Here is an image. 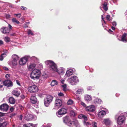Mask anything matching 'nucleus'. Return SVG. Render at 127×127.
Instances as JSON below:
<instances>
[{
  "mask_svg": "<svg viewBox=\"0 0 127 127\" xmlns=\"http://www.w3.org/2000/svg\"><path fill=\"white\" fill-rule=\"evenodd\" d=\"M127 116L126 113H123L120 115L117 114L115 116V119L116 121L117 124L119 125H122L125 124Z\"/></svg>",
  "mask_w": 127,
  "mask_h": 127,
  "instance_id": "1",
  "label": "nucleus"
},
{
  "mask_svg": "<svg viewBox=\"0 0 127 127\" xmlns=\"http://www.w3.org/2000/svg\"><path fill=\"white\" fill-rule=\"evenodd\" d=\"M63 120L64 122L69 126H71L73 125H75L77 127H79L80 126L77 120L74 119L73 120V121H71L70 120V117L69 116H67L64 117Z\"/></svg>",
  "mask_w": 127,
  "mask_h": 127,
  "instance_id": "2",
  "label": "nucleus"
},
{
  "mask_svg": "<svg viewBox=\"0 0 127 127\" xmlns=\"http://www.w3.org/2000/svg\"><path fill=\"white\" fill-rule=\"evenodd\" d=\"M45 63L51 71L55 72L57 70V66L53 61L51 60H47L46 61Z\"/></svg>",
  "mask_w": 127,
  "mask_h": 127,
  "instance_id": "3",
  "label": "nucleus"
},
{
  "mask_svg": "<svg viewBox=\"0 0 127 127\" xmlns=\"http://www.w3.org/2000/svg\"><path fill=\"white\" fill-rule=\"evenodd\" d=\"M40 74V71L37 69L33 70L30 74V77L32 79H38L39 78Z\"/></svg>",
  "mask_w": 127,
  "mask_h": 127,
  "instance_id": "4",
  "label": "nucleus"
},
{
  "mask_svg": "<svg viewBox=\"0 0 127 127\" xmlns=\"http://www.w3.org/2000/svg\"><path fill=\"white\" fill-rule=\"evenodd\" d=\"M53 99L52 96L51 95H48L45 97L44 99V103L45 106H48L50 103L52 101Z\"/></svg>",
  "mask_w": 127,
  "mask_h": 127,
  "instance_id": "5",
  "label": "nucleus"
},
{
  "mask_svg": "<svg viewBox=\"0 0 127 127\" xmlns=\"http://www.w3.org/2000/svg\"><path fill=\"white\" fill-rule=\"evenodd\" d=\"M67 81L71 85H73L75 84V83L78 82L79 80L77 76H73L68 78L67 79Z\"/></svg>",
  "mask_w": 127,
  "mask_h": 127,
  "instance_id": "6",
  "label": "nucleus"
},
{
  "mask_svg": "<svg viewBox=\"0 0 127 127\" xmlns=\"http://www.w3.org/2000/svg\"><path fill=\"white\" fill-rule=\"evenodd\" d=\"M29 56H25L21 58L19 61V64L21 66L25 65L28 62V59L30 58Z\"/></svg>",
  "mask_w": 127,
  "mask_h": 127,
  "instance_id": "7",
  "label": "nucleus"
},
{
  "mask_svg": "<svg viewBox=\"0 0 127 127\" xmlns=\"http://www.w3.org/2000/svg\"><path fill=\"white\" fill-rule=\"evenodd\" d=\"M37 119L36 116L27 113L25 115L24 119L27 121H30L32 119L36 120Z\"/></svg>",
  "mask_w": 127,
  "mask_h": 127,
  "instance_id": "8",
  "label": "nucleus"
},
{
  "mask_svg": "<svg viewBox=\"0 0 127 127\" xmlns=\"http://www.w3.org/2000/svg\"><path fill=\"white\" fill-rule=\"evenodd\" d=\"M38 90V87L35 85L30 86L28 88V91L31 93L35 92H37Z\"/></svg>",
  "mask_w": 127,
  "mask_h": 127,
  "instance_id": "9",
  "label": "nucleus"
},
{
  "mask_svg": "<svg viewBox=\"0 0 127 127\" xmlns=\"http://www.w3.org/2000/svg\"><path fill=\"white\" fill-rule=\"evenodd\" d=\"M67 110L64 108H62L60 109L56 113L57 116L58 117H60L61 116L65 114L67 112Z\"/></svg>",
  "mask_w": 127,
  "mask_h": 127,
  "instance_id": "10",
  "label": "nucleus"
},
{
  "mask_svg": "<svg viewBox=\"0 0 127 127\" xmlns=\"http://www.w3.org/2000/svg\"><path fill=\"white\" fill-rule=\"evenodd\" d=\"M78 117L79 119H83L85 120V121L84 122V125L87 126L90 125V124L89 122H86L85 121L88 120L87 117L85 115L82 114H80L78 116Z\"/></svg>",
  "mask_w": 127,
  "mask_h": 127,
  "instance_id": "11",
  "label": "nucleus"
},
{
  "mask_svg": "<svg viewBox=\"0 0 127 127\" xmlns=\"http://www.w3.org/2000/svg\"><path fill=\"white\" fill-rule=\"evenodd\" d=\"M73 68H68L65 74V77L66 78L72 75L73 73Z\"/></svg>",
  "mask_w": 127,
  "mask_h": 127,
  "instance_id": "12",
  "label": "nucleus"
},
{
  "mask_svg": "<svg viewBox=\"0 0 127 127\" xmlns=\"http://www.w3.org/2000/svg\"><path fill=\"white\" fill-rule=\"evenodd\" d=\"M107 110H101L97 114L98 118H101L103 117L106 113H107Z\"/></svg>",
  "mask_w": 127,
  "mask_h": 127,
  "instance_id": "13",
  "label": "nucleus"
},
{
  "mask_svg": "<svg viewBox=\"0 0 127 127\" xmlns=\"http://www.w3.org/2000/svg\"><path fill=\"white\" fill-rule=\"evenodd\" d=\"M102 123L106 126L109 125L112 123L110 119L109 118H104L103 119Z\"/></svg>",
  "mask_w": 127,
  "mask_h": 127,
  "instance_id": "14",
  "label": "nucleus"
},
{
  "mask_svg": "<svg viewBox=\"0 0 127 127\" xmlns=\"http://www.w3.org/2000/svg\"><path fill=\"white\" fill-rule=\"evenodd\" d=\"M85 109L87 111L93 112L95 111V108L94 106L92 105L86 107Z\"/></svg>",
  "mask_w": 127,
  "mask_h": 127,
  "instance_id": "15",
  "label": "nucleus"
},
{
  "mask_svg": "<svg viewBox=\"0 0 127 127\" xmlns=\"http://www.w3.org/2000/svg\"><path fill=\"white\" fill-rule=\"evenodd\" d=\"M62 105V101L60 99H56L55 102V105L58 108L60 107Z\"/></svg>",
  "mask_w": 127,
  "mask_h": 127,
  "instance_id": "16",
  "label": "nucleus"
},
{
  "mask_svg": "<svg viewBox=\"0 0 127 127\" xmlns=\"http://www.w3.org/2000/svg\"><path fill=\"white\" fill-rule=\"evenodd\" d=\"M8 108V106L6 104H3L0 106V109L3 111H6Z\"/></svg>",
  "mask_w": 127,
  "mask_h": 127,
  "instance_id": "17",
  "label": "nucleus"
},
{
  "mask_svg": "<svg viewBox=\"0 0 127 127\" xmlns=\"http://www.w3.org/2000/svg\"><path fill=\"white\" fill-rule=\"evenodd\" d=\"M36 64L34 63H31L27 66V67L29 71L32 70L36 66Z\"/></svg>",
  "mask_w": 127,
  "mask_h": 127,
  "instance_id": "18",
  "label": "nucleus"
},
{
  "mask_svg": "<svg viewBox=\"0 0 127 127\" xmlns=\"http://www.w3.org/2000/svg\"><path fill=\"white\" fill-rule=\"evenodd\" d=\"M55 72L60 74H64V73L65 69L63 67H60L59 68H57Z\"/></svg>",
  "mask_w": 127,
  "mask_h": 127,
  "instance_id": "19",
  "label": "nucleus"
},
{
  "mask_svg": "<svg viewBox=\"0 0 127 127\" xmlns=\"http://www.w3.org/2000/svg\"><path fill=\"white\" fill-rule=\"evenodd\" d=\"M0 31L4 34H7L9 32L10 30L7 27H3L0 29Z\"/></svg>",
  "mask_w": 127,
  "mask_h": 127,
  "instance_id": "20",
  "label": "nucleus"
},
{
  "mask_svg": "<svg viewBox=\"0 0 127 127\" xmlns=\"http://www.w3.org/2000/svg\"><path fill=\"white\" fill-rule=\"evenodd\" d=\"M4 85L8 87L12 86V82L10 80H7L4 81Z\"/></svg>",
  "mask_w": 127,
  "mask_h": 127,
  "instance_id": "21",
  "label": "nucleus"
},
{
  "mask_svg": "<svg viewBox=\"0 0 127 127\" xmlns=\"http://www.w3.org/2000/svg\"><path fill=\"white\" fill-rule=\"evenodd\" d=\"M12 94L17 97L19 96L20 94L19 91H18L17 89L13 90L12 92Z\"/></svg>",
  "mask_w": 127,
  "mask_h": 127,
  "instance_id": "22",
  "label": "nucleus"
},
{
  "mask_svg": "<svg viewBox=\"0 0 127 127\" xmlns=\"http://www.w3.org/2000/svg\"><path fill=\"white\" fill-rule=\"evenodd\" d=\"M84 99L86 101L89 102L92 100V97L91 95H87L85 96Z\"/></svg>",
  "mask_w": 127,
  "mask_h": 127,
  "instance_id": "23",
  "label": "nucleus"
},
{
  "mask_svg": "<svg viewBox=\"0 0 127 127\" xmlns=\"http://www.w3.org/2000/svg\"><path fill=\"white\" fill-rule=\"evenodd\" d=\"M127 34L126 33H124L122 35L121 41L123 42H127V38L126 37Z\"/></svg>",
  "mask_w": 127,
  "mask_h": 127,
  "instance_id": "24",
  "label": "nucleus"
},
{
  "mask_svg": "<svg viewBox=\"0 0 127 127\" xmlns=\"http://www.w3.org/2000/svg\"><path fill=\"white\" fill-rule=\"evenodd\" d=\"M31 101L33 104L37 102V99L35 96H32L31 98Z\"/></svg>",
  "mask_w": 127,
  "mask_h": 127,
  "instance_id": "25",
  "label": "nucleus"
},
{
  "mask_svg": "<svg viewBox=\"0 0 127 127\" xmlns=\"http://www.w3.org/2000/svg\"><path fill=\"white\" fill-rule=\"evenodd\" d=\"M94 101V102L96 104H100L102 102L101 100L98 98L95 99Z\"/></svg>",
  "mask_w": 127,
  "mask_h": 127,
  "instance_id": "26",
  "label": "nucleus"
},
{
  "mask_svg": "<svg viewBox=\"0 0 127 127\" xmlns=\"http://www.w3.org/2000/svg\"><path fill=\"white\" fill-rule=\"evenodd\" d=\"M9 102L11 104H14L15 102V99L12 97H10L9 99Z\"/></svg>",
  "mask_w": 127,
  "mask_h": 127,
  "instance_id": "27",
  "label": "nucleus"
},
{
  "mask_svg": "<svg viewBox=\"0 0 127 127\" xmlns=\"http://www.w3.org/2000/svg\"><path fill=\"white\" fill-rule=\"evenodd\" d=\"M12 60H18L19 57L18 55L16 54H13L12 55Z\"/></svg>",
  "mask_w": 127,
  "mask_h": 127,
  "instance_id": "28",
  "label": "nucleus"
},
{
  "mask_svg": "<svg viewBox=\"0 0 127 127\" xmlns=\"http://www.w3.org/2000/svg\"><path fill=\"white\" fill-rule=\"evenodd\" d=\"M57 84L58 82L56 80H53L51 83V85L52 86L57 85Z\"/></svg>",
  "mask_w": 127,
  "mask_h": 127,
  "instance_id": "29",
  "label": "nucleus"
},
{
  "mask_svg": "<svg viewBox=\"0 0 127 127\" xmlns=\"http://www.w3.org/2000/svg\"><path fill=\"white\" fill-rule=\"evenodd\" d=\"M74 103L73 101L71 99L68 100L67 102V104L68 105H70L73 104Z\"/></svg>",
  "mask_w": 127,
  "mask_h": 127,
  "instance_id": "30",
  "label": "nucleus"
},
{
  "mask_svg": "<svg viewBox=\"0 0 127 127\" xmlns=\"http://www.w3.org/2000/svg\"><path fill=\"white\" fill-rule=\"evenodd\" d=\"M83 89H79L77 90L76 93V94H79L83 93Z\"/></svg>",
  "mask_w": 127,
  "mask_h": 127,
  "instance_id": "31",
  "label": "nucleus"
},
{
  "mask_svg": "<svg viewBox=\"0 0 127 127\" xmlns=\"http://www.w3.org/2000/svg\"><path fill=\"white\" fill-rule=\"evenodd\" d=\"M12 22L13 23L18 24L20 23V22L15 18H13L12 19Z\"/></svg>",
  "mask_w": 127,
  "mask_h": 127,
  "instance_id": "32",
  "label": "nucleus"
},
{
  "mask_svg": "<svg viewBox=\"0 0 127 127\" xmlns=\"http://www.w3.org/2000/svg\"><path fill=\"white\" fill-rule=\"evenodd\" d=\"M18 61L12 60V64L13 66H15L17 64V61Z\"/></svg>",
  "mask_w": 127,
  "mask_h": 127,
  "instance_id": "33",
  "label": "nucleus"
},
{
  "mask_svg": "<svg viewBox=\"0 0 127 127\" xmlns=\"http://www.w3.org/2000/svg\"><path fill=\"white\" fill-rule=\"evenodd\" d=\"M31 59L34 61L37 62L38 60V59L36 57L33 56L31 57Z\"/></svg>",
  "mask_w": 127,
  "mask_h": 127,
  "instance_id": "34",
  "label": "nucleus"
},
{
  "mask_svg": "<svg viewBox=\"0 0 127 127\" xmlns=\"http://www.w3.org/2000/svg\"><path fill=\"white\" fill-rule=\"evenodd\" d=\"M4 40L6 42H8L10 41V40L9 37L6 36L5 37Z\"/></svg>",
  "mask_w": 127,
  "mask_h": 127,
  "instance_id": "35",
  "label": "nucleus"
},
{
  "mask_svg": "<svg viewBox=\"0 0 127 127\" xmlns=\"http://www.w3.org/2000/svg\"><path fill=\"white\" fill-rule=\"evenodd\" d=\"M62 86L63 88V91H65L67 90L66 85V84H64L62 85Z\"/></svg>",
  "mask_w": 127,
  "mask_h": 127,
  "instance_id": "36",
  "label": "nucleus"
},
{
  "mask_svg": "<svg viewBox=\"0 0 127 127\" xmlns=\"http://www.w3.org/2000/svg\"><path fill=\"white\" fill-rule=\"evenodd\" d=\"M4 85V81L0 79V89Z\"/></svg>",
  "mask_w": 127,
  "mask_h": 127,
  "instance_id": "37",
  "label": "nucleus"
},
{
  "mask_svg": "<svg viewBox=\"0 0 127 127\" xmlns=\"http://www.w3.org/2000/svg\"><path fill=\"white\" fill-rule=\"evenodd\" d=\"M28 34L29 35H30L31 34L32 35H33L34 34L33 32H32V31H31V30L29 29L28 31Z\"/></svg>",
  "mask_w": 127,
  "mask_h": 127,
  "instance_id": "38",
  "label": "nucleus"
},
{
  "mask_svg": "<svg viewBox=\"0 0 127 127\" xmlns=\"http://www.w3.org/2000/svg\"><path fill=\"white\" fill-rule=\"evenodd\" d=\"M1 125V127L2 126L3 127H5L7 125V122H3L1 124L0 123Z\"/></svg>",
  "mask_w": 127,
  "mask_h": 127,
  "instance_id": "39",
  "label": "nucleus"
},
{
  "mask_svg": "<svg viewBox=\"0 0 127 127\" xmlns=\"http://www.w3.org/2000/svg\"><path fill=\"white\" fill-rule=\"evenodd\" d=\"M70 114L71 116H74L75 115V113L72 111H71Z\"/></svg>",
  "mask_w": 127,
  "mask_h": 127,
  "instance_id": "40",
  "label": "nucleus"
},
{
  "mask_svg": "<svg viewBox=\"0 0 127 127\" xmlns=\"http://www.w3.org/2000/svg\"><path fill=\"white\" fill-rule=\"evenodd\" d=\"M38 68L40 69H42L43 68V65L42 64L40 63L38 66Z\"/></svg>",
  "mask_w": 127,
  "mask_h": 127,
  "instance_id": "41",
  "label": "nucleus"
},
{
  "mask_svg": "<svg viewBox=\"0 0 127 127\" xmlns=\"http://www.w3.org/2000/svg\"><path fill=\"white\" fill-rule=\"evenodd\" d=\"M110 16L109 15H107L106 16V19L107 20L109 21L111 20V19H110Z\"/></svg>",
  "mask_w": 127,
  "mask_h": 127,
  "instance_id": "42",
  "label": "nucleus"
},
{
  "mask_svg": "<svg viewBox=\"0 0 127 127\" xmlns=\"http://www.w3.org/2000/svg\"><path fill=\"white\" fill-rule=\"evenodd\" d=\"M92 125L94 127H97V124L95 122L93 123Z\"/></svg>",
  "mask_w": 127,
  "mask_h": 127,
  "instance_id": "43",
  "label": "nucleus"
},
{
  "mask_svg": "<svg viewBox=\"0 0 127 127\" xmlns=\"http://www.w3.org/2000/svg\"><path fill=\"white\" fill-rule=\"evenodd\" d=\"M21 8L22 9L24 10H26L27 9V8L23 6H21Z\"/></svg>",
  "mask_w": 127,
  "mask_h": 127,
  "instance_id": "44",
  "label": "nucleus"
},
{
  "mask_svg": "<svg viewBox=\"0 0 127 127\" xmlns=\"http://www.w3.org/2000/svg\"><path fill=\"white\" fill-rule=\"evenodd\" d=\"M58 95L59 96H62L64 95V94L60 92L58 94Z\"/></svg>",
  "mask_w": 127,
  "mask_h": 127,
  "instance_id": "45",
  "label": "nucleus"
},
{
  "mask_svg": "<svg viewBox=\"0 0 127 127\" xmlns=\"http://www.w3.org/2000/svg\"><path fill=\"white\" fill-rule=\"evenodd\" d=\"M14 15L17 16L18 18H20L21 17V15L20 14H15Z\"/></svg>",
  "mask_w": 127,
  "mask_h": 127,
  "instance_id": "46",
  "label": "nucleus"
},
{
  "mask_svg": "<svg viewBox=\"0 0 127 127\" xmlns=\"http://www.w3.org/2000/svg\"><path fill=\"white\" fill-rule=\"evenodd\" d=\"M101 18H102V20H101L102 22H103L105 24H106V23H105V21L104 20V18H103V15H101Z\"/></svg>",
  "mask_w": 127,
  "mask_h": 127,
  "instance_id": "47",
  "label": "nucleus"
},
{
  "mask_svg": "<svg viewBox=\"0 0 127 127\" xmlns=\"http://www.w3.org/2000/svg\"><path fill=\"white\" fill-rule=\"evenodd\" d=\"M3 52H4V53H3L4 54H7V53H8V51L7 50H6L4 49L3 50Z\"/></svg>",
  "mask_w": 127,
  "mask_h": 127,
  "instance_id": "48",
  "label": "nucleus"
},
{
  "mask_svg": "<svg viewBox=\"0 0 127 127\" xmlns=\"http://www.w3.org/2000/svg\"><path fill=\"white\" fill-rule=\"evenodd\" d=\"M112 25L114 26H116L117 25L116 23L115 22H113L112 23Z\"/></svg>",
  "mask_w": 127,
  "mask_h": 127,
  "instance_id": "49",
  "label": "nucleus"
},
{
  "mask_svg": "<svg viewBox=\"0 0 127 127\" xmlns=\"http://www.w3.org/2000/svg\"><path fill=\"white\" fill-rule=\"evenodd\" d=\"M4 43L3 41L0 40V46H2L3 44Z\"/></svg>",
  "mask_w": 127,
  "mask_h": 127,
  "instance_id": "50",
  "label": "nucleus"
},
{
  "mask_svg": "<svg viewBox=\"0 0 127 127\" xmlns=\"http://www.w3.org/2000/svg\"><path fill=\"white\" fill-rule=\"evenodd\" d=\"M81 104L84 107H86V106L85 104L83 102H81Z\"/></svg>",
  "mask_w": 127,
  "mask_h": 127,
  "instance_id": "51",
  "label": "nucleus"
},
{
  "mask_svg": "<svg viewBox=\"0 0 127 127\" xmlns=\"http://www.w3.org/2000/svg\"><path fill=\"white\" fill-rule=\"evenodd\" d=\"M92 89V87L91 86L88 87L87 88V90H91Z\"/></svg>",
  "mask_w": 127,
  "mask_h": 127,
  "instance_id": "52",
  "label": "nucleus"
},
{
  "mask_svg": "<svg viewBox=\"0 0 127 127\" xmlns=\"http://www.w3.org/2000/svg\"><path fill=\"white\" fill-rule=\"evenodd\" d=\"M8 27L9 28V30L10 31V30H11L12 29V26L9 24H8Z\"/></svg>",
  "mask_w": 127,
  "mask_h": 127,
  "instance_id": "53",
  "label": "nucleus"
},
{
  "mask_svg": "<svg viewBox=\"0 0 127 127\" xmlns=\"http://www.w3.org/2000/svg\"><path fill=\"white\" fill-rule=\"evenodd\" d=\"M103 8L105 11H107L108 10V7L107 6H103Z\"/></svg>",
  "mask_w": 127,
  "mask_h": 127,
  "instance_id": "54",
  "label": "nucleus"
},
{
  "mask_svg": "<svg viewBox=\"0 0 127 127\" xmlns=\"http://www.w3.org/2000/svg\"><path fill=\"white\" fill-rule=\"evenodd\" d=\"M10 76V74H7L5 75V77L6 78H8Z\"/></svg>",
  "mask_w": 127,
  "mask_h": 127,
  "instance_id": "55",
  "label": "nucleus"
},
{
  "mask_svg": "<svg viewBox=\"0 0 127 127\" xmlns=\"http://www.w3.org/2000/svg\"><path fill=\"white\" fill-rule=\"evenodd\" d=\"M3 68L4 69L6 70H8V68L5 66L3 67Z\"/></svg>",
  "mask_w": 127,
  "mask_h": 127,
  "instance_id": "56",
  "label": "nucleus"
},
{
  "mask_svg": "<svg viewBox=\"0 0 127 127\" xmlns=\"http://www.w3.org/2000/svg\"><path fill=\"white\" fill-rule=\"evenodd\" d=\"M30 23V22H27L26 23V24H25V26L24 27L25 28H27L28 27L27 26H26V25L27 24H28Z\"/></svg>",
  "mask_w": 127,
  "mask_h": 127,
  "instance_id": "57",
  "label": "nucleus"
},
{
  "mask_svg": "<svg viewBox=\"0 0 127 127\" xmlns=\"http://www.w3.org/2000/svg\"><path fill=\"white\" fill-rule=\"evenodd\" d=\"M51 126V124H48L46 126L44 127H50Z\"/></svg>",
  "mask_w": 127,
  "mask_h": 127,
  "instance_id": "58",
  "label": "nucleus"
},
{
  "mask_svg": "<svg viewBox=\"0 0 127 127\" xmlns=\"http://www.w3.org/2000/svg\"><path fill=\"white\" fill-rule=\"evenodd\" d=\"M1 55H2V56L3 57V58L4 57H6L7 56V54H3V53Z\"/></svg>",
  "mask_w": 127,
  "mask_h": 127,
  "instance_id": "59",
  "label": "nucleus"
},
{
  "mask_svg": "<svg viewBox=\"0 0 127 127\" xmlns=\"http://www.w3.org/2000/svg\"><path fill=\"white\" fill-rule=\"evenodd\" d=\"M64 79H61V82L62 84H64Z\"/></svg>",
  "mask_w": 127,
  "mask_h": 127,
  "instance_id": "60",
  "label": "nucleus"
},
{
  "mask_svg": "<svg viewBox=\"0 0 127 127\" xmlns=\"http://www.w3.org/2000/svg\"><path fill=\"white\" fill-rule=\"evenodd\" d=\"M3 57L1 55L0 56V61H2L3 60Z\"/></svg>",
  "mask_w": 127,
  "mask_h": 127,
  "instance_id": "61",
  "label": "nucleus"
},
{
  "mask_svg": "<svg viewBox=\"0 0 127 127\" xmlns=\"http://www.w3.org/2000/svg\"><path fill=\"white\" fill-rule=\"evenodd\" d=\"M16 81L17 84L19 85L20 86V83L19 81H18V80H16Z\"/></svg>",
  "mask_w": 127,
  "mask_h": 127,
  "instance_id": "62",
  "label": "nucleus"
},
{
  "mask_svg": "<svg viewBox=\"0 0 127 127\" xmlns=\"http://www.w3.org/2000/svg\"><path fill=\"white\" fill-rule=\"evenodd\" d=\"M22 117L23 116L22 115H20L19 117V118L20 120H22Z\"/></svg>",
  "mask_w": 127,
  "mask_h": 127,
  "instance_id": "63",
  "label": "nucleus"
},
{
  "mask_svg": "<svg viewBox=\"0 0 127 127\" xmlns=\"http://www.w3.org/2000/svg\"><path fill=\"white\" fill-rule=\"evenodd\" d=\"M24 127H29L28 126L27 124H24L23 125Z\"/></svg>",
  "mask_w": 127,
  "mask_h": 127,
  "instance_id": "64",
  "label": "nucleus"
}]
</instances>
